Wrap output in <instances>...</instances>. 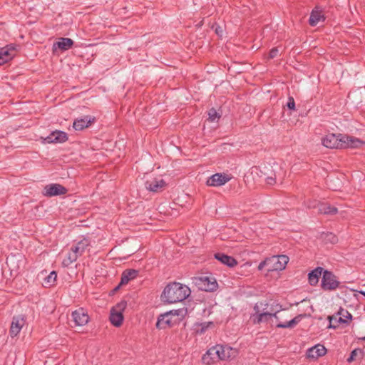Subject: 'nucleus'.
I'll return each instance as SVG.
<instances>
[{
  "mask_svg": "<svg viewBox=\"0 0 365 365\" xmlns=\"http://www.w3.org/2000/svg\"><path fill=\"white\" fill-rule=\"evenodd\" d=\"M302 319V315L299 314L293 318L292 320L287 322L285 323H279L276 325L278 328H293Z\"/></svg>",
  "mask_w": 365,
  "mask_h": 365,
  "instance_id": "24",
  "label": "nucleus"
},
{
  "mask_svg": "<svg viewBox=\"0 0 365 365\" xmlns=\"http://www.w3.org/2000/svg\"><path fill=\"white\" fill-rule=\"evenodd\" d=\"M263 314H266L264 317H263V322H267L272 317H274L277 320H278V317L277 315V312H275L274 314L264 312Z\"/></svg>",
  "mask_w": 365,
  "mask_h": 365,
  "instance_id": "38",
  "label": "nucleus"
},
{
  "mask_svg": "<svg viewBox=\"0 0 365 365\" xmlns=\"http://www.w3.org/2000/svg\"><path fill=\"white\" fill-rule=\"evenodd\" d=\"M166 185L165 181L160 178H153L150 180H146L145 182V188L153 192L163 191Z\"/></svg>",
  "mask_w": 365,
  "mask_h": 365,
  "instance_id": "12",
  "label": "nucleus"
},
{
  "mask_svg": "<svg viewBox=\"0 0 365 365\" xmlns=\"http://www.w3.org/2000/svg\"><path fill=\"white\" fill-rule=\"evenodd\" d=\"M71 316L76 326H84L87 324L90 320L88 312L82 307L73 311Z\"/></svg>",
  "mask_w": 365,
  "mask_h": 365,
  "instance_id": "8",
  "label": "nucleus"
},
{
  "mask_svg": "<svg viewBox=\"0 0 365 365\" xmlns=\"http://www.w3.org/2000/svg\"><path fill=\"white\" fill-rule=\"evenodd\" d=\"M237 354V351L229 346L216 344L210 347L202 357L203 364L210 365L216 361L230 360L234 359Z\"/></svg>",
  "mask_w": 365,
  "mask_h": 365,
  "instance_id": "2",
  "label": "nucleus"
},
{
  "mask_svg": "<svg viewBox=\"0 0 365 365\" xmlns=\"http://www.w3.org/2000/svg\"><path fill=\"white\" fill-rule=\"evenodd\" d=\"M340 282L331 271L324 270L321 281V287L324 291H334L339 288Z\"/></svg>",
  "mask_w": 365,
  "mask_h": 365,
  "instance_id": "4",
  "label": "nucleus"
},
{
  "mask_svg": "<svg viewBox=\"0 0 365 365\" xmlns=\"http://www.w3.org/2000/svg\"><path fill=\"white\" fill-rule=\"evenodd\" d=\"M359 340H361V341H365V336H363L361 338H359Z\"/></svg>",
  "mask_w": 365,
  "mask_h": 365,
  "instance_id": "42",
  "label": "nucleus"
},
{
  "mask_svg": "<svg viewBox=\"0 0 365 365\" xmlns=\"http://www.w3.org/2000/svg\"><path fill=\"white\" fill-rule=\"evenodd\" d=\"M90 246V240L87 238H83L76 244L73 245L71 250L78 255V257H81L86 250Z\"/></svg>",
  "mask_w": 365,
  "mask_h": 365,
  "instance_id": "18",
  "label": "nucleus"
},
{
  "mask_svg": "<svg viewBox=\"0 0 365 365\" xmlns=\"http://www.w3.org/2000/svg\"><path fill=\"white\" fill-rule=\"evenodd\" d=\"M191 293L190 289L180 282H170L164 288L161 297L169 304L180 302L187 299Z\"/></svg>",
  "mask_w": 365,
  "mask_h": 365,
  "instance_id": "3",
  "label": "nucleus"
},
{
  "mask_svg": "<svg viewBox=\"0 0 365 365\" xmlns=\"http://www.w3.org/2000/svg\"><path fill=\"white\" fill-rule=\"evenodd\" d=\"M322 142L324 146L331 149L356 148L365 144L357 138L334 133L325 135L322 138Z\"/></svg>",
  "mask_w": 365,
  "mask_h": 365,
  "instance_id": "1",
  "label": "nucleus"
},
{
  "mask_svg": "<svg viewBox=\"0 0 365 365\" xmlns=\"http://www.w3.org/2000/svg\"><path fill=\"white\" fill-rule=\"evenodd\" d=\"M271 265L267 268V271L273 270H283L285 269L287 264L289 262V257L286 255H277L270 257Z\"/></svg>",
  "mask_w": 365,
  "mask_h": 365,
  "instance_id": "9",
  "label": "nucleus"
},
{
  "mask_svg": "<svg viewBox=\"0 0 365 365\" xmlns=\"http://www.w3.org/2000/svg\"><path fill=\"white\" fill-rule=\"evenodd\" d=\"M78 258V255H76L74 252H73L71 250L68 253L67 257L63 259L62 262V264L63 267H67L69 265H71L73 262H76Z\"/></svg>",
  "mask_w": 365,
  "mask_h": 365,
  "instance_id": "26",
  "label": "nucleus"
},
{
  "mask_svg": "<svg viewBox=\"0 0 365 365\" xmlns=\"http://www.w3.org/2000/svg\"><path fill=\"white\" fill-rule=\"evenodd\" d=\"M195 284L199 289L206 292H213L217 288V282L208 277H201L195 279Z\"/></svg>",
  "mask_w": 365,
  "mask_h": 365,
  "instance_id": "7",
  "label": "nucleus"
},
{
  "mask_svg": "<svg viewBox=\"0 0 365 365\" xmlns=\"http://www.w3.org/2000/svg\"><path fill=\"white\" fill-rule=\"evenodd\" d=\"M215 258L229 267H233L237 264V260L233 257L224 253L218 252L215 254Z\"/></svg>",
  "mask_w": 365,
  "mask_h": 365,
  "instance_id": "19",
  "label": "nucleus"
},
{
  "mask_svg": "<svg viewBox=\"0 0 365 365\" xmlns=\"http://www.w3.org/2000/svg\"><path fill=\"white\" fill-rule=\"evenodd\" d=\"M319 212L324 215H334L337 212V209L328 204H322L319 207Z\"/></svg>",
  "mask_w": 365,
  "mask_h": 365,
  "instance_id": "25",
  "label": "nucleus"
},
{
  "mask_svg": "<svg viewBox=\"0 0 365 365\" xmlns=\"http://www.w3.org/2000/svg\"><path fill=\"white\" fill-rule=\"evenodd\" d=\"M359 293H360L361 294H362L365 297V291L360 290V291H359Z\"/></svg>",
  "mask_w": 365,
  "mask_h": 365,
  "instance_id": "41",
  "label": "nucleus"
},
{
  "mask_svg": "<svg viewBox=\"0 0 365 365\" xmlns=\"http://www.w3.org/2000/svg\"><path fill=\"white\" fill-rule=\"evenodd\" d=\"M25 324V319L23 317L16 316L12 318L9 334L11 337L16 336Z\"/></svg>",
  "mask_w": 365,
  "mask_h": 365,
  "instance_id": "14",
  "label": "nucleus"
},
{
  "mask_svg": "<svg viewBox=\"0 0 365 365\" xmlns=\"http://www.w3.org/2000/svg\"><path fill=\"white\" fill-rule=\"evenodd\" d=\"M339 314L341 316L339 319V322L341 323H347V320L344 318H346L348 320H351L352 319V315L347 310L344 309H340Z\"/></svg>",
  "mask_w": 365,
  "mask_h": 365,
  "instance_id": "31",
  "label": "nucleus"
},
{
  "mask_svg": "<svg viewBox=\"0 0 365 365\" xmlns=\"http://www.w3.org/2000/svg\"><path fill=\"white\" fill-rule=\"evenodd\" d=\"M231 179L230 175L225 173H215L211 175L207 180L208 186L218 187L222 186L229 182Z\"/></svg>",
  "mask_w": 365,
  "mask_h": 365,
  "instance_id": "11",
  "label": "nucleus"
},
{
  "mask_svg": "<svg viewBox=\"0 0 365 365\" xmlns=\"http://www.w3.org/2000/svg\"><path fill=\"white\" fill-rule=\"evenodd\" d=\"M265 314H253L252 318L254 324H260L263 322V317H264Z\"/></svg>",
  "mask_w": 365,
  "mask_h": 365,
  "instance_id": "36",
  "label": "nucleus"
},
{
  "mask_svg": "<svg viewBox=\"0 0 365 365\" xmlns=\"http://www.w3.org/2000/svg\"><path fill=\"white\" fill-rule=\"evenodd\" d=\"M212 325H213V323L212 322L197 323L195 324V330L197 334H202Z\"/></svg>",
  "mask_w": 365,
  "mask_h": 365,
  "instance_id": "27",
  "label": "nucleus"
},
{
  "mask_svg": "<svg viewBox=\"0 0 365 365\" xmlns=\"http://www.w3.org/2000/svg\"><path fill=\"white\" fill-rule=\"evenodd\" d=\"M208 116L209 120L212 122H214L217 119H219L220 118V115L217 112V110L214 108H212L208 110Z\"/></svg>",
  "mask_w": 365,
  "mask_h": 365,
  "instance_id": "32",
  "label": "nucleus"
},
{
  "mask_svg": "<svg viewBox=\"0 0 365 365\" xmlns=\"http://www.w3.org/2000/svg\"><path fill=\"white\" fill-rule=\"evenodd\" d=\"M15 49L11 46H7L0 49V64L7 62L14 56Z\"/></svg>",
  "mask_w": 365,
  "mask_h": 365,
  "instance_id": "20",
  "label": "nucleus"
},
{
  "mask_svg": "<svg viewBox=\"0 0 365 365\" xmlns=\"http://www.w3.org/2000/svg\"><path fill=\"white\" fill-rule=\"evenodd\" d=\"M329 187L333 190H337L341 187V182L337 178L329 177L327 179Z\"/></svg>",
  "mask_w": 365,
  "mask_h": 365,
  "instance_id": "29",
  "label": "nucleus"
},
{
  "mask_svg": "<svg viewBox=\"0 0 365 365\" xmlns=\"http://www.w3.org/2000/svg\"><path fill=\"white\" fill-rule=\"evenodd\" d=\"M278 53H279V50H278L277 47L272 48L269 53V58H275L278 55Z\"/></svg>",
  "mask_w": 365,
  "mask_h": 365,
  "instance_id": "40",
  "label": "nucleus"
},
{
  "mask_svg": "<svg viewBox=\"0 0 365 365\" xmlns=\"http://www.w3.org/2000/svg\"><path fill=\"white\" fill-rule=\"evenodd\" d=\"M67 192L68 190L64 186L58 183H52L44 187L43 195L46 197H53L65 195Z\"/></svg>",
  "mask_w": 365,
  "mask_h": 365,
  "instance_id": "6",
  "label": "nucleus"
},
{
  "mask_svg": "<svg viewBox=\"0 0 365 365\" xmlns=\"http://www.w3.org/2000/svg\"><path fill=\"white\" fill-rule=\"evenodd\" d=\"M286 106L289 110H295V101H294V98L292 96H289L288 97V101H287V103L286 104Z\"/></svg>",
  "mask_w": 365,
  "mask_h": 365,
  "instance_id": "37",
  "label": "nucleus"
},
{
  "mask_svg": "<svg viewBox=\"0 0 365 365\" xmlns=\"http://www.w3.org/2000/svg\"><path fill=\"white\" fill-rule=\"evenodd\" d=\"M67 140V133L64 131L58 130L53 131L44 139V141L46 143H62Z\"/></svg>",
  "mask_w": 365,
  "mask_h": 365,
  "instance_id": "13",
  "label": "nucleus"
},
{
  "mask_svg": "<svg viewBox=\"0 0 365 365\" xmlns=\"http://www.w3.org/2000/svg\"><path fill=\"white\" fill-rule=\"evenodd\" d=\"M218 32H220V30L216 29V33L218 34Z\"/></svg>",
  "mask_w": 365,
  "mask_h": 365,
  "instance_id": "44",
  "label": "nucleus"
},
{
  "mask_svg": "<svg viewBox=\"0 0 365 365\" xmlns=\"http://www.w3.org/2000/svg\"><path fill=\"white\" fill-rule=\"evenodd\" d=\"M62 51H67L73 45V41L69 38H61L55 44Z\"/></svg>",
  "mask_w": 365,
  "mask_h": 365,
  "instance_id": "23",
  "label": "nucleus"
},
{
  "mask_svg": "<svg viewBox=\"0 0 365 365\" xmlns=\"http://www.w3.org/2000/svg\"><path fill=\"white\" fill-rule=\"evenodd\" d=\"M95 118L90 115H85L80 118H77L73 121V128L76 130H83L89 127L94 122Z\"/></svg>",
  "mask_w": 365,
  "mask_h": 365,
  "instance_id": "15",
  "label": "nucleus"
},
{
  "mask_svg": "<svg viewBox=\"0 0 365 365\" xmlns=\"http://www.w3.org/2000/svg\"><path fill=\"white\" fill-rule=\"evenodd\" d=\"M327 352L326 348L322 344H317L307 351L306 355L307 358L317 359L320 356L325 355Z\"/></svg>",
  "mask_w": 365,
  "mask_h": 365,
  "instance_id": "16",
  "label": "nucleus"
},
{
  "mask_svg": "<svg viewBox=\"0 0 365 365\" xmlns=\"http://www.w3.org/2000/svg\"><path fill=\"white\" fill-rule=\"evenodd\" d=\"M254 309H256V310H258V307H257V306H255V307H254Z\"/></svg>",
  "mask_w": 365,
  "mask_h": 365,
  "instance_id": "43",
  "label": "nucleus"
},
{
  "mask_svg": "<svg viewBox=\"0 0 365 365\" xmlns=\"http://www.w3.org/2000/svg\"><path fill=\"white\" fill-rule=\"evenodd\" d=\"M56 277L57 274L55 271L50 272V274L44 278V286L47 287L54 285Z\"/></svg>",
  "mask_w": 365,
  "mask_h": 365,
  "instance_id": "30",
  "label": "nucleus"
},
{
  "mask_svg": "<svg viewBox=\"0 0 365 365\" xmlns=\"http://www.w3.org/2000/svg\"><path fill=\"white\" fill-rule=\"evenodd\" d=\"M264 175V180L267 184L272 185L276 183V175L272 174L271 175H268L266 173Z\"/></svg>",
  "mask_w": 365,
  "mask_h": 365,
  "instance_id": "34",
  "label": "nucleus"
},
{
  "mask_svg": "<svg viewBox=\"0 0 365 365\" xmlns=\"http://www.w3.org/2000/svg\"><path fill=\"white\" fill-rule=\"evenodd\" d=\"M322 238L325 243L335 244L338 242V237L332 232H323Z\"/></svg>",
  "mask_w": 365,
  "mask_h": 365,
  "instance_id": "28",
  "label": "nucleus"
},
{
  "mask_svg": "<svg viewBox=\"0 0 365 365\" xmlns=\"http://www.w3.org/2000/svg\"><path fill=\"white\" fill-rule=\"evenodd\" d=\"M218 32H220V30L216 29V33L218 34Z\"/></svg>",
  "mask_w": 365,
  "mask_h": 365,
  "instance_id": "45",
  "label": "nucleus"
},
{
  "mask_svg": "<svg viewBox=\"0 0 365 365\" xmlns=\"http://www.w3.org/2000/svg\"><path fill=\"white\" fill-rule=\"evenodd\" d=\"M169 312H172V317L173 319H178V321H180L185 314V310L182 309H175L171 310Z\"/></svg>",
  "mask_w": 365,
  "mask_h": 365,
  "instance_id": "33",
  "label": "nucleus"
},
{
  "mask_svg": "<svg viewBox=\"0 0 365 365\" xmlns=\"http://www.w3.org/2000/svg\"><path fill=\"white\" fill-rule=\"evenodd\" d=\"M178 322V319H173L172 312L160 314L156 323V327L160 329H166L173 326Z\"/></svg>",
  "mask_w": 365,
  "mask_h": 365,
  "instance_id": "10",
  "label": "nucleus"
},
{
  "mask_svg": "<svg viewBox=\"0 0 365 365\" xmlns=\"http://www.w3.org/2000/svg\"><path fill=\"white\" fill-rule=\"evenodd\" d=\"M138 271L136 269H130L123 271L121 275V279L119 285H124L128 284L130 280L134 279L138 276Z\"/></svg>",
  "mask_w": 365,
  "mask_h": 365,
  "instance_id": "22",
  "label": "nucleus"
},
{
  "mask_svg": "<svg viewBox=\"0 0 365 365\" xmlns=\"http://www.w3.org/2000/svg\"><path fill=\"white\" fill-rule=\"evenodd\" d=\"M126 307V302L121 301L118 303L115 307L111 309L109 319L110 323L113 326L119 327L122 324L123 321V312L125 310Z\"/></svg>",
  "mask_w": 365,
  "mask_h": 365,
  "instance_id": "5",
  "label": "nucleus"
},
{
  "mask_svg": "<svg viewBox=\"0 0 365 365\" xmlns=\"http://www.w3.org/2000/svg\"><path fill=\"white\" fill-rule=\"evenodd\" d=\"M325 17L323 14V11L318 7H315L310 14L309 23L310 26H315L319 22L324 21Z\"/></svg>",
  "mask_w": 365,
  "mask_h": 365,
  "instance_id": "17",
  "label": "nucleus"
},
{
  "mask_svg": "<svg viewBox=\"0 0 365 365\" xmlns=\"http://www.w3.org/2000/svg\"><path fill=\"white\" fill-rule=\"evenodd\" d=\"M324 271V269L321 267H318L315 268L314 269L312 270L308 274V280H309V284L312 286L317 285V283L319 282V279L320 276L322 274L323 275Z\"/></svg>",
  "mask_w": 365,
  "mask_h": 365,
  "instance_id": "21",
  "label": "nucleus"
},
{
  "mask_svg": "<svg viewBox=\"0 0 365 365\" xmlns=\"http://www.w3.org/2000/svg\"><path fill=\"white\" fill-rule=\"evenodd\" d=\"M271 265V259H270V257L269 258H266L264 260L262 261L258 267H257V269L258 270L261 271L265 267H268V268L269 267V266Z\"/></svg>",
  "mask_w": 365,
  "mask_h": 365,
  "instance_id": "35",
  "label": "nucleus"
},
{
  "mask_svg": "<svg viewBox=\"0 0 365 365\" xmlns=\"http://www.w3.org/2000/svg\"><path fill=\"white\" fill-rule=\"evenodd\" d=\"M357 354H358V349L353 350L351 352L350 356H349V358L346 360L347 362L351 363V362L354 361L356 359V356Z\"/></svg>",
  "mask_w": 365,
  "mask_h": 365,
  "instance_id": "39",
  "label": "nucleus"
}]
</instances>
